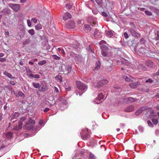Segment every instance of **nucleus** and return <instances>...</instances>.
Listing matches in <instances>:
<instances>
[{
	"label": "nucleus",
	"mask_w": 159,
	"mask_h": 159,
	"mask_svg": "<svg viewBox=\"0 0 159 159\" xmlns=\"http://www.w3.org/2000/svg\"><path fill=\"white\" fill-rule=\"evenodd\" d=\"M108 82L107 80L105 79L101 80L98 82L96 86L94 85V90L95 91V93L98 94V97L96 98L94 101L95 104H99L102 102V101L104 98L103 95L102 94V90L100 88L102 85L106 84Z\"/></svg>",
	"instance_id": "obj_1"
},
{
	"label": "nucleus",
	"mask_w": 159,
	"mask_h": 159,
	"mask_svg": "<svg viewBox=\"0 0 159 159\" xmlns=\"http://www.w3.org/2000/svg\"><path fill=\"white\" fill-rule=\"evenodd\" d=\"M61 70L63 72L64 74H67L70 73L71 70V67L69 65L61 64Z\"/></svg>",
	"instance_id": "obj_2"
},
{
	"label": "nucleus",
	"mask_w": 159,
	"mask_h": 159,
	"mask_svg": "<svg viewBox=\"0 0 159 159\" xmlns=\"http://www.w3.org/2000/svg\"><path fill=\"white\" fill-rule=\"evenodd\" d=\"M35 123L34 120L32 119H30L28 121L26 122L24 126V129H27L28 130H31L33 127Z\"/></svg>",
	"instance_id": "obj_3"
},
{
	"label": "nucleus",
	"mask_w": 159,
	"mask_h": 159,
	"mask_svg": "<svg viewBox=\"0 0 159 159\" xmlns=\"http://www.w3.org/2000/svg\"><path fill=\"white\" fill-rule=\"evenodd\" d=\"M77 88L80 90L85 91L87 89V86L84 84L80 81H76Z\"/></svg>",
	"instance_id": "obj_4"
},
{
	"label": "nucleus",
	"mask_w": 159,
	"mask_h": 159,
	"mask_svg": "<svg viewBox=\"0 0 159 159\" xmlns=\"http://www.w3.org/2000/svg\"><path fill=\"white\" fill-rule=\"evenodd\" d=\"M25 120V118L24 117L20 118L19 121L18 122V125H15L14 126L13 129L15 130H18L22 128V124L23 122Z\"/></svg>",
	"instance_id": "obj_5"
},
{
	"label": "nucleus",
	"mask_w": 159,
	"mask_h": 159,
	"mask_svg": "<svg viewBox=\"0 0 159 159\" xmlns=\"http://www.w3.org/2000/svg\"><path fill=\"white\" fill-rule=\"evenodd\" d=\"M8 6L16 11H17L20 9V7L19 4L14 3H9Z\"/></svg>",
	"instance_id": "obj_6"
},
{
	"label": "nucleus",
	"mask_w": 159,
	"mask_h": 159,
	"mask_svg": "<svg viewBox=\"0 0 159 159\" xmlns=\"http://www.w3.org/2000/svg\"><path fill=\"white\" fill-rule=\"evenodd\" d=\"M58 100L60 101L59 104L61 107L64 106H66L67 104L66 99L65 98L61 97L58 98Z\"/></svg>",
	"instance_id": "obj_7"
},
{
	"label": "nucleus",
	"mask_w": 159,
	"mask_h": 159,
	"mask_svg": "<svg viewBox=\"0 0 159 159\" xmlns=\"http://www.w3.org/2000/svg\"><path fill=\"white\" fill-rule=\"evenodd\" d=\"M40 87L38 89V91L40 92H44L48 89L46 84L42 83L40 84Z\"/></svg>",
	"instance_id": "obj_8"
},
{
	"label": "nucleus",
	"mask_w": 159,
	"mask_h": 159,
	"mask_svg": "<svg viewBox=\"0 0 159 159\" xmlns=\"http://www.w3.org/2000/svg\"><path fill=\"white\" fill-rule=\"evenodd\" d=\"M101 34V33L100 32L96 30L93 34L92 37L94 39L100 38L101 36H100Z\"/></svg>",
	"instance_id": "obj_9"
},
{
	"label": "nucleus",
	"mask_w": 159,
	"mask_h": 159,
	"mask_svg": "<svg viewBox=\"0 0 159 159\" xmlns=\"http://www.w3.org/2000/svg\"><path fill=\"white\" fill-rule=\"evenodd\" d=\"M147 108V107H142L137 110L135 112V114L136 116H138L143 111H144Z\"/></svg>",
	"instance_id": "obj_10"
},
{
	"label": "nucleus",
	"mask_w": 159,
	"mask_h": 159,
	"mask_svg": "<svg viewBox=\"0 0 159 159\" xmlns=\"http://www.w3.org/2000/svg\"><path fill=\"white\" fill-rule=\"evenodd\" d=\"M103 59L104 60H106L107 61H108V63H107V64L108 65V66H107V70L108 71H110V70H111L112 69V68L111 67V66L112 65V61L111 60H110V61L109 62V63H108V62H109V61H108L109 59H108L107 58H103Z\"/></svg>",
	"instance_id": "obj_11"
},
{
	"label": "nucleus",
	"mask_w": 159,
	"mask_h": 159,
	"mask_svg": "<svg viewBox=\"0 0 159 159\" xmlns=\"http://www.w3.org/2000/svg\"><path fill=\"white\" fill-rule=\"evenodd\" d=\"M67 27L69 29H73L75 26V24L73 21H69L67 24Z\"/></svg>",
	"instance_id": "obj_12"
},
{
	"label": "nucleus",
	"mask_w": 159,
	"mask_h": 159,
	"mask_svg": "<svg viewBox=\"0 0 159 159\" xmlns=\"http://www.w3.org/2000/svg\"><path fill=\"white\" fill-rule=\"evenodd\" d=\"M89 21H90V24L92 26H95L97 25L96 19L95 18L90 17L89 19Z\"/></svg>",
	"instance_id": "obj_13"
},
{
	"label": "nucleus",
	"mask_w": 159,
	"mask_h": 159,
	"mask_svg": "<svg viewBox=\"0 0 159 159\" xmlns=\"http://www.w3.org/2000/svg\"><path fill=\"white\" fill-rule=\"evenodd\" d=\"M71 14L68 12H66L64 14L63 19L64 20H66L69 19L71 18Z\"/></svg>",
	"instance_id": "obj_14"
},
{
	"label": "nucleus",
	"mask_w": 159,
	"mask_h": 159,
	"mask_svg": "<svg viewBox=\"0 0 159 159\" xmlns=\"http://www.w3.org/2000/svg\"><path fill=\"white\" fill-rule=\"evenodd\" d=\"M19 115L20 114L19 113L17 112H14L11 115V120H12L14 119H17V117H19Z\"/></svg>",
	"instance_id": "obj_15"
},
{
	"label": "nucleus",
	"mask_w": 159,
	"mask_h": 159,
	"mask_svg": "<svg viewBox=\"0 0 159 159\" xmlns=\"http://www.w3.org/2000/svg\"><path fill=\"white\" fill-rule=\"evenodd\" d=\"M140 84V83L138 81L129 84V86L132 88L134 89L136 88Z\"/></svg>",
	"instance_id": "obj_16"
},
{
	"label": "nucleus",
	"mask_w": 159,
	"mask_h": 159,
	"mask_svg": "<svg viewBox=\"0 0 159 159\" xmlns=\"http://www.w3.org/2000/svg\"><path fill=\"white\" fill-rule=\"evenodd\" d=\"M129 31L131 34L132 36L134 37L138 36L140 35L139 34H138L132 28H129Z\"/></svg>",
	"instance_id": "obj_17"
},
{
	"label": "nucleus",
	"mask_w": 159,
	"mask_h": 159,
	"mask_svg": "<svg viewBox=\"0 0 159 159\" xmlns=\"http://www.w3.org/2000/svg\"><path fill=\"white\" fill-rule=\"evenodd\" d=\"M125 111L127 112H130L133 111L134 110V106L131 105L127 107L125 109Z\"/></svg>",
	"instance_id": "obj_18"
},
{
	"label": "nucleus",
	"mask_w": 159,
	"mask_h": 159,
	"mask_svg": "<svg viewBox=\"0 0 159 159\" xmlns=\"http://www.w3.org/2000/svg\"><path fill=\"white\" fill-rule=\"evenodd\" d=\"M101 66V62H100L98 60L96 61L95 64V67L94 70H98L99 69Z\"/></svg>",
	"instance_id": "obj_19"
},
{
	"label": "nucleus",
	"mask_w": 159,
	"mask_h": 159,
	"mask_svg": "<svg viewBox=\"0 0 159 159\" xmlns=\"http://www.w3.org/2000/svg\"><path fill=\"white\" fill-rule=\"evenodd\" d=\"M100 48L102 50L101 52L107 51L108 50V48L105 45H102L101 46Z\"/></svg>",
	"instance_id": "obj_20"
},
{
	"label": "nucleus",
	"mask_w": 159,
	"mask_h": 159,
	"mask_svg": "<svg viewBox=\"0 0 159 159\" xmlns=\"http://www.w3.org/2000/svg\"><path fill=\"white\" fill-rule=\"evenodd\" d=\"M114 32L111 30H109L106 31V35L108 37H111L113 35V33Z\"/></svg>",
	"instance_id": "obj_21"
},
{
	"label": "nucleus",
	"mask_w": 159,
	"mask_h": 159,
	"mask_svg": "<svg viewBox=\"0 0 159 159\" xmlns=\"http://www.w3.org/2000/svg\"><path fill=\"white\" fill-rule=\"evenodd\" d=\"M1 13H4V14H9L10 12V10L9 9L5 8L1 11Z\"/></svg>",
	"instance_id": "obj_22"
},
{
	"label": "nucleus",
	"mask_w": 159,
	"mask_h": 159,
	"mask_svg": "<svg viewBox=\"0 0 159 159\" xmlns=\"http://www.w3.org/2000/svg\"><path fill=\"white\" fill-rule=\"evenodd\" d=\"M138 68L139 69H140L144 70H146V68L145 66L143 64H140L138 66Z\"/></svg>",
	"instance_id": "obj_23"
},
{
	"label": "nucleus",
	"mask_w": 159,
	"mask_h": 159,
	"mask_svg": "<svg viewBox=\"0 0 159 159\" xmlns=\"http://www.w3.org/2000/svg\"><path fill=\"white\" fill-rule=\"evenodd\" d=\"M4 74L7 76L9 78H11V79H12L14 78L13 77H12L11 74L9 73H8L6 71H5L4 72Z\"/></svg>",
	"instance_id": "obj_24"
},
{
	"label": "nucleus",
	"mask_w": 159,
	"mask_h": 159,
	"mask_svg": "<svg viewBox=\"0 0 159 159\" xmlns=\"http://www.w3.org/2000/svg\"><path fill=\"white\" fill-rule=\"evenodd\" d=\"M29 76L31 77L34 78L38 79L39 78V75L37 74L34 75L33 74H30Z\"/></svg>",
	"instance_id": "obj_25"
},
{
	"label": "nucleus",
	"mask_w": 159,
	"mask_h": 159,
	"mask_svg": "<svg viewBox=\"0 0 159 159\" xmlns=\"http://www.w3.org/2000/svg\"><path fill=\"white\" fill-rule=\"evenodd\" d=\"M32 85L36 89L38 88L39 89V87H40V84L39 83H33Z\"/></svg>",
	"instance_id": "obj_26"
},
{
	"label": "nucleus",
	"mask_w": 159,
	"mask_h": 159,
	"mask_svg": "<svg viewBox=\"0 0 159 159\" xmlns=\"http://www.w3.org/2000/svg\"><path fill=\"white\" fill-rule=\"evenodd\" d=\"M13 134L11 132H8L6 134V137L8 139L11 138Z\"/></svg>",
	"instance_id": "obj_27"
},
{
	"label": "nucleus",
	"mask_w": 159,
	"mask_h": 159,
	"mask_svg": "<svg viewBox=\"0 0 159 159\" xmlns=\"http://www.w3.org/2000/svg\"><path fill=\"white\" fill-rule=\"evenodd\" d=\"M89 158V159H95V157L91 152H90Z\"/></svg>",
	"instance_id": "obj_28"
},
{
	"label": "nucleus",
	"mask_w": 159,
	"mask_h": 159,
	"mask_svg": "<svg viewBox=\"0 0 159 159\" xmlns=\"http://www.w3.org/2000/svg\"><path fill=\"white\" fill-rule=\"evenodd\" d=\"M128 100L131 102H133L136 101L137 100V99L136 98H133L131 97H129L128 98Z\"/></svg>",
	"instance_id": "obj_29"
},
{
	"label": "nucleus",
	"mask_w": 159,
	"mask_h": 159,
	"mask_svg": "<svg viewBox=\"0 0 159 159\" xmlns=\"http://www.w3.org/2000/svg\"><path fill=\"white\" fill-rule=\"evenodd\" d=\"M123 78L127 81H129L131 80V79L129 77L126 76V75H124L123 76Z\"/></svg>",
	"instance_id": "obj_30"
},
{
	"label": "nucleus",
	"mask_w": 159,
	"mask_h": 159,
	"mask_svg": "<svg viewBox=\"0 0 159 159\" xmlns=\"http://www.w3.org/2000/svg\"><path fill=\"white\" fill-rule=\"evenodd\" d=\"M153 123L155 125H157L158 123V119L153 118L152 119Z\"/></svg>",
	"instance_id": "obj_31"
},
{
	"label": "nucleus",
	"mask_w": 159,
	"mask_h": 159,
	"mask_svg": "<svg viewBox=\"0 0 159 159\" xmlns=\"http://www.w3.org/2000/svg\"><path fill=\"white\" fill-rule=\"evenodd\" d=\"M46 63V61L45 60H43L39 62L38 64L40 66H42L45 64Z\"/></svg>",
	"instance_id": "obj_32"
},
{
	"label": "nucleus",
	"mask_w": 159,
	"mask_h": 159,
	"mask_svg": "<svg viewBox=\"0 0 159 159\" xmlns=\"http://www.w3.org/2000/svg\"><path fill=\"white\" fill-rule=\"evenodd\" d=\"M84 27L85 29L87 31L90 30V25H85Z\"/></svg>",
	"instance_id": "obj_33"
},
{
	"label": "nucleus",
	"mask_w": 159,
	"mask_h": 159,
	"mask_svg": "<svg viewBox=\"0 0 159 159\" xmlns=\"http://www.w3.org/2000/svg\"><path fill=\"white\" fill-rule=\"evenodd\" d=\"M28 33L31 35H33L34 34V31L33 29H32L29 30Z\"/></svg>",
	"instance_id": "obj_34"
},
{
	"label": "nucleus",
	"mask_w": 159,
	"mask_h": 159,
	"mask_svg": "<svg viewBox=\"0 0 159 159\" xmlns=\"http://www.w3.org/2000/svg\"><path fill=\"white\" fill-rule=\"evenodd\" d=\"M30 42V40L29 39H26L22 43L23 45H25L28 43Z\"/></svg>",
	"instance_id": "obj_35"
},
{
	"label": "nucleus",
	"mask_w": 159,
	"mask_h": 159,
	"mask_svg": "<svg viewBox=\"0 0 159 159\" xmlns=\"http://www.w3.org/2000/svg\"><path fill=\"white\" fill-rule=\"evenodd\" d=\"M145 13L148 16H151L152 15V13L151 11L146 10L145 11Z\"/></svg>",
	"instance_id": "obj_36"
},
{
	"label": "nucleus",
	"mask_w": 159,
	"mask_h": 159,
	"mask_svg": "<svg viewBox=\"0 0 159 159\" xmlns=\"http://www.w3.org/2000/svg\"><path fill=\"white\" fill-rule=\"evenodd\" d=\"M57 50L58 51L61 52L62 54H65V52L63 49L62 48H58Z\"/></svg>",
	"instance_id": "obj_37"
},
{
	"label": "nucleus",
	"mask_w": 159,
	"mask_h": 159,
	"mask_svg": "<svg viewBox=\"0 0 159 159\" xmlns=\"http://www.w3.org/2000/svg\"><path fill=\"white\" fill-rule=\"evenodd\" d=\"M52 57L53 58L57 60H59L60 59V57L55 55H53L52 56Z\"/></svg>",
	"instance_id": "obj_38"
},
{
	"label": "nucleus",
	"mask_w": 159,
	"mask_h": 159,
	"mask_svg": "<svg viewBox=\"0 0 159 159\" xmlns=\"http://www.w3.org/2000/svg\"><path fill=\"white\" fill-rule=\"evenodd\" d=\"M35 29L37 30H40L42 28V26L40 25H38L35 26Z\"/></svg>",
	"instance_id": "obj_39"
},
{
	"label": "nucleus",
	"mask_w": 159,
	"mask_h": 159,
	"mask_svg": "<svg viewBox=\"0 0 159 159\" xmlns=\"http://www.w3.org/2000/svg\"><path fill=\"white\" fill-rule=\"evenodd\" d=\"M89 135L88 134H85L84 136H81L82 139L83 140H85L87 139V138H88Z\"/></svg>",
	"instance_id": "obj_40"
},
{
	"label": "nucleus",
	"mask_w": 159,
	"mask_h": 159,
	"mask_svg": "<svg viewBox=\"0 0 159 159\" xmlns=\"http://www.w3.org/2000/svg\"><path fill=\"white\" fill-rule=\"evenodd\" d=\"M102 54V56L103 57H107V53L104 52H101Z\"/></svg>",
	"instance_id": "obj_41"
},
{
	"label": "nucleus",
	"mask_w": 159,
	"mask_h": 159,
	"mask_svg": "<svg viewBox=\"0 0 159 159\" xmlns=\"http://www.w3.org/2000/svg\"><path fill=\"white\" fill-rule=\"evenodd\" d=\"M66 8L69 9H70L72 7V5L70 4H67L66 5Z\"/></svg>",
	"instance_id": "obj_42"
},
{
	"label": "nucleus",
	"mask_w": 159,
	"mask_h": 159,
	"mask_svg": "<svg viewBox=\"0 0 159 159\" xmlns=\"http://www.w3.org/2000/svg\"><path fill=\"white\" fill-rule=\"evenodd\" d=\"M28 26L30 27L31 26V22L30 20H28L27 21Z\"/></svg>",
	"instance_id": "obj_43"
},
{
	"label": "nucleus",
	"mask_w": 159,
	"mask_h": 159,
	"mask_svg": "<svg viewBox=\"0 0 159 159\" xmlns=\"http://www.w3.org/2000/svg\"><path fill=\"white\" fill-rule=\"evenodd\" d=\"M147 123L149 126L151 127H152L153 126V125L152 124V122L148 120L147 121Z\"/></svg>",
	"instance_id": "obj_44"
},
{
	"label": "nucleus",
	"mask_w": 159,
	"mask_h": 159,
	"mask_svg": "<svg viewBox=\"0 0 159 159\" xmlns=\"http://www.w3.org/2000/svg\"><path fill=\"white\" fill-rule=\"evenodd\" d=\"M18 94L19 96L20 97H22L24 96V94L21 91H19L18 92Z\"/></svg>",
	"instance_id": "obj_45"
},
{
	"label": "nucleus",
	"mask_w": 159,
	"mask_h": 159,
	"mask_svg": "<svg viewBox=\"0 0 159 159\" xmlns=\"http://www.w3.org/2000/svg\"><path fill=\"white\" fill-rule=\"evenodd\" d=\"M153 82L152 80L150 79H149L147 80H146L145 82L146 83H152Z\"/></svg>",
	"instance_id": "obj_46"
},
{
	"label": "nucleus",
	"mask_w": 159,
	"mask_h": 159,
	"mask_svg": "<svg viewBox=\"0 0 159 159\" xmlns=\"http://www.w3.org/2000/svg\"><path fill=\"white\" fill-rule=\"evenodd\" d=\"M124 37L125 39H127L129 37V36L127 34L126 32H125L124 33Z\"/></svg>",
	"instance_id": "obj_47"
},
{
	"label": "nucleus",
	"mask_w": 159,
	"mask_h": 159,
	"mask_svg": "<svg viewBox=\"0 0 159 159\" xmlns=\"http://www.w3.org/2000/svg\"><path fill=\"white\" fill-rule=\"evenodd\" d=\"M58 92H59V90H58V89L57 87H54V92L56 93H58Z\"/></svg>",
	"instance_id": "obj_48"
},
{
	"label": "nucleus",
	"mask_w": 159,
	"mask_h": 159,
	"mask_svg": "<svg viewBox=\"0 0 159 159\" xmlns=\"http://www.w3.org/2000/svg\"><path fill=\"white\" fill-rule=\"evenodd\" d=\"M31 21H33L34 23H36L37 22V20L35 18H32Z\"/></svg>",
	"instance_id": "obj_49"
},
{
	"label": "nucleus",
	"mask_w": 159,
	"mask_h": 159,
	"mask_svg": "<svg viewBox=\"0 0 159 159\" xmlns=\"http://www.w3.org/2000/svg\"><path fill=\"white\" fill-rule=\"evenodd\" d=\"M98 4H100L102 3V0H95Z\"/></svg>",
	"instance_id": "obj_50"
},
{
	"label": "nucleus",
	"mask_w": 159,
	"mask_h": 159,
	"mask_svg": "<svg viewBox=\"0 0 159 159\" xmlns=\"http://www.w3.org/2000/svg\"><path fill=\"white\" fill-rule=\"evenodd\" d=\"M139 130L140 132H142L143 130V127L141 126H139L138 127Z\"/></svg>",
	"instance_id": "obj_51"
},
{
	"label": "nucleus",
	"mask_w": 159,
	"mask_h": 159,
	"mask_svg": "<svg viewBox=\"0 0 159 159\" xmlns=\"http://www.w3.org/2000/svg\"><path fill=\"white\" fill-rule=\"evenodd\" d=\"M77 23L78 24H82L84 23V22L81 20H79L77 21Z\"/></svg>",
	"instance_id": "obj_52"
},
{
	"label": "nucleus",
	"mask_w": 159,
	"mask_h": 159,
	"mask_svg": "<svg viewBox=\"0 0 159 159\" xmlns=\"http://www.w3.org/2000/svg\"><path fill=\"white\" fill-rule=\"evenodd\" d=\"M50 110L49 108L48 107L46 108L44 110V112L46 113L48 111Z\"/></svg>",
	"instance_id": "obj_53"
},
{
	"label": "nucleus",
	"mask_w": 159,
	"mask_h": 159,
	"mask_svg": "<svg viewBox=\"0 0 159 159\" xmlns=\"http://www.w3.org/2000/svg\"><path fill=\"white\" fill-rule=\"evenodd\" d=\"M102 15L104 17H106L107 16V14L104 12H102Z\"/></svg>",
	"instance_id": "obj_54"
},
{
	"label": "nucleus",
	"mask_w": 159,
	"mask_h": 159,
	"mask_svg": "<svg viewBox=\"0 0 159 159\" xmlns=\"http://www.w3.org/2000/svg\"><path fill=\"white\" fill-rule=\"evenodd\" d=\"M6 60V59L5 58H0V61L1 62H3L5 61Z\"/></svg>",
	"instance_id": "obj_55"
},
{
	"label": "nucleus",
	"mask_w": 159,
	"mask_h": 159,
	"mask_svg": "<svg viewBox=\"0 0 159 159\" xmlns=\"http://www.w3.org/2000/svg\"><path fill=\"white\" fill-rule=\"evenodd\" d=\"M5 34L6 36H7V37L9 36V32L8 31H5Z\"/></svg>",
	"instance_id": "obj_56"
},
{
	"label": "nucleus",
	"mask_w": 159,
	"mask_h": 159,
	"mask_svg": "<svg viewBox=\"0 0 159 159\" xmlns=\"http://www.w3.org/2000/svg\"><path fill=\"white\" fill-rule=\"evenodd\" d=\"M10 83L12 85H15V83L13 81H10Z\"/></svg>",
	"instance_id": "obj_57"
},
{
	"label": "nucleus",
	"mask_w": 159,
	"mask_h": 159,
	"mask_svg": "<svg viewBox=\"0 0 159 159\" xmlns=\"http://www.w3.org/2000/svg\"><path fill=\"white\" fill-rule=\"evenodd\" d=\"M43 123V121L42 120H40L39 121V124L40 125H42Z\"/></svg>",
	"instance_id": "obj_58"
},
{
	"label": "nucleus",
	"mask_w": 159,
	"mask_h": 159,
	"mask_svg": "<svg viewBox=\"0 0 159 159\" xmlns=\"http://www.w3.org/2000/svg\"><path fill=\"white\" fill-rule=\"evenodd\" d=\"M26 71L27 72H29V73H31V71L30 69L29 68L26 69Z\"/></svg>",
	"instance_id": "obj_59"
},
{
	"label": "nucleus",
	"mask_w": 159,
	"mask_h": 159,
	"mask_svg": "<svg viewBox=\"0 0 159 159\" xmlns=\"http://www.w3.org/2000/svg\"><path fill=\"white\" fill-rule=\"evenodd\" d=\"M58 78H59V80L60 81V82H62V78H61V76H58Z\"/></svg>",
	"instance_id": "obj_60"
},
{
	"label": "nucleus",
	"mask_w": 159,
	"mask_h": 159,
	"mask_svg": "<svg viewBox=\"0 0 159 159\" xmlns=\"http://www.w3.org/2000/svg\"><path fill=\"white\" fill-rule=\"evenodd\" d=\"M4 56V54L2 53H0V58Z\"/></svg>",
	"instance_id": "obj_61"
},
{
	"label": "nucleus",
	"mask_w": 159,
	"mask_h": 159,
	"mask_svg": "<svg viewBox=\"0 0 159 159\" xmlns=\"http://www.w3.org/2000/svg\"><path fill=\"white\" fill-rule=\"evenodd\" d=\"M102 43H106V42L103 40L101 41L99 43V44H101Z\"/></svg>",
	"instance_id": "obj_62"
},
{
	"label": "nucleus",
	"mask_w": 159,
	"mask_h": 159,
	"mask_svg": "<svg viewBox=\"0 0 159 159\" xmlns=\"http://www.w3.org/2000/svg\"><path fill=\"white\" fill-rule=\"evenodd\" d=\"M27 0H20V2L21 3H24Z\"/></svg>",
	"instance_id": "obj_63"
},
{
	"label": "nucleus",
	"mask_w": 159,
	"mask_h": 159,
	"mask_svg": "<svg viewBox=\"0 0 159 159\" xmlns=\"http://www.w3.org/2000/svg\"><path fill=\"white\" fill-rule=\"evenodd\" d=\"M29 64L31 65H32L34 64V63L31 61H29Z\"/></svg>",
	"instance_id": "obj_64"
}]
</instances>
